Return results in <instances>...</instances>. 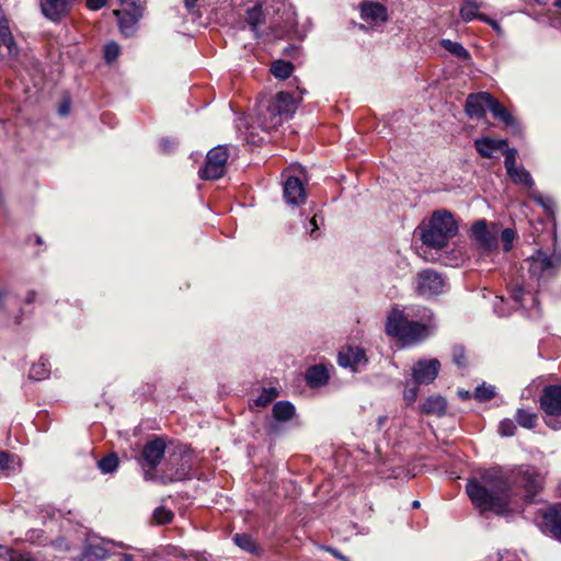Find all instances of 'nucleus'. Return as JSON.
Returning <instances> with one entry per match:
<instances>
[{
	"instance_id": "nucleus-32",
	"label": "nucleus",
	"mask_w": 561,
	"mask_h": 561,
	"mask_svg": "<svg viewBox=\"0 0 561 561\" xmlns=\"http://www.w3.org/2000/svg\"><path fill=\"white\" fill-rule=\"evenodd\" d=\"M49 363L41 357L38 363L34 364L30 370V378L33 380H43L49 376Z\"/></svg>"
},
{
	"instance_id": "nucleus-6",
	"label": "nucleus",
	"mask_w": 561,
	"mask_h": 561,
	"mask_svg": "<svg viewBox=\"0 0 561 561\" xmlns=\"http://www.w3.org/2000/svg\"><path fill=\"white\" fill-rule=\"evenodd\" d=\"M229 158L226 146H217L208 151L204 168L198 172L203 180H217L226 172V164Z\"/></svg>"
},
{
	"instance_id": "nucleus-15",
	"label": "nucleus",
	"mask_w": 561,
	"mask_h": 561,
	"mask_svg": "<svg viewBox=\"0 0 561 561\" xmlns=\"http://www.w3.org/2000/svg\"><path fill=\"white\" fill-rule=\"evenodd\" d=\"M165 453V443L161 438L148 442L142 449V458L146 465L154 469L163 458Z\"/></svg>"
},
{
	"instance_id": "nucleus-27",
	"label": "nucleus",
	"mask_w": 561,
	"mask_h": 561,
	"mask_svg": "<svg viewBox=\"0 0 561 561\" xmlns=\"http://www.w3.org/2000/svg\"><path fill=\"white\" fill-rule=\"evenodd\" d=\"M507 174L515 184L524 185L528 188H533L535 185L530 173L523 167L514 168V170H511Z\"/></svg>"
},
{
	"instance_id": "nucleus-9",
	"label": "nucleus",
	"mask_w": 561,
	"mask_h": 561,
	"mask_svg": "<svg viewBox=\"0 0 561 561\" xmlns=\"http://www.w3.org/2000/svg\"><path fill=\"white\" fill-rule=\"evenodd\" d=\"M76 0H39L42 14L50 22L58 23L66 18Z\"/></svg>"
},
{
	"instance_id": "nucleus-30",
	"label": "nucleus",
	"mask_w": 561,
	"mask_h": 561,
	"mask_svg": "<svg viewBox=\"0 0 561 561\" xmlns=\"http://www.w3.org/2000/svg\"><path fill=\"white\" fill-rule=\"evenodd\" d=\"M440 46L460 59L467 60L470 58L469 51L458 42H453L450 39H442Z\"/></svg>"
},
{
	"instance_id": "nucleus-12",
	"label": "nucleus",
	"mask_w": 561,
	"mask_h": 561,
	"mask_svg": "<svg viewBox=\"0 0 561 561\" xmlns=\"http://www.w3.org/2000/svg\"><path fill=\"white\" fill-rule=\"evenodd\" d=\"M492 95L489 92L469 94L466 101V113L471 118H482L491 107Z\"/></svg>"
},
{
	"instance_id": "nucleus-48",
	"label": "nucleus",
	"mask_w": 561,
	"mask_h": 561,
	"mask_svg": "<svg viewBox=\"0 0 561 561\" xmlns=\"http://www.w3.org/2000/svg\"><path fill=\"white\" fill-rule=\"evenodd\" d=\"M107 3V0H87L85 4L88 9L96 11L101 8L105 7Z\"/></svg>"
},
{
	"instance_id": "nucleus-2",
	"label": "nucleus",
	"mask_w": 561,
	"mask_h": 561,
	"mask_svg": "<svg viewBox=\"0 0 561 561\" xmlns=\"http://www.w3.org/2000/svg\"><path fill=\"white\" fill-rule=\"evenodd\" d=\"M436 324L432 310L422 306L400 309L393 307L385 324L386 333L397 337L404 345H412L428 337Z\"/></svg>"
},
{
	"instance_id": "nucleus-26",
	"label": "nucleus",
	"mask_w": 561,
	"mask_h": 561,
	"mask_svg": "<svg viewBox=\"0 0 561 561\" xmlns=\"http://www.w3.org/2000/svg\"><path fill=\"white\" fill-rule=\"evenodd\" d=\"M490 112L493 116L500 121H502L506 126L514 127L516 125L515 118L512 114L496 100L492 96Z\"/></svg>"
},
{
	"instance_id": "nucleus-11",
	"label": "nucleus",
	"mask_w": 561,
	"mask_h": 561,
	"mask_svg": "<svg viewBox=\"0 0 561 561\" xmlns=\"http://www.w3.org/2000/svg\"><path fill=\"white\" fill-rule=\"evenodd\" d=\"M440 363L436 358L421 359L412 368L414 382L417 385H428L437 377Z\"/></svg>"
},
{
	"instance_id": "nucleus-58",
	"label": "nucleus",
	"mask_w": 561,
	"mask_h": 561,
	"mask_svg": "<svg viewBox=\"0 0 561 561\" xmlns=\"http://www.w3.org/2000/svg\"><path fill=\"white\" fill-rule=\"evenodd\" d=\"M35 296H36V293H35V291H31V293H28V294H27V296H26V298H25L26 302H28V304H30V302H33V301L35 300Z\"/></svg>"
},
{
	"instance_id": "nucleus-46",
	"label": "nucleus",
	"mask_w": 561,
	"mask_h": 561,
	"mask_svg": "<svg viewBox=\"0 0 561 561\" xmlns=\"http://www.w3.org/2000/svg\"><path fill=\"white\" fill-rule=\"evenodd\" d=\"M11 32H12V30H11V25H10V20L7 16L2 7L0 5V37L7 35L8 33H11Z\"/></svg>"
},
{
	"instance_id": "nucleus-63",
	"label": "nucleus",
	"mask_w": 561,
	"mask_h": 561,
	"mask_svg": "<svg viewBox=\"0 0 561 561\" xmlns=\"http://www.w3.org/2000/svg\"><path fill=\"white\" fill-rule=\"evenodd\" d=\"M36 241H37V243H42V239L39 237L37 238Z\"/></svg>"
},
{
	"instance_id": "nucleus-61",
	"label": "nucleus",
	"mask_w": 561,
	"mask_h": 561,
	"mask_svg": "<svg viewBox=\"0 0 561 561\" xmlns=\"http://www.w3.org/2000/svg\"><path fill=\"white\" fill-rule=\"evenodd\" d=\"M420 505H421V504H420V502H419V501H413V503H412V506H413L414 508H419V507H420Z\"/></svg>"
},
{
	"instance_id": "nucleus-10",
	"label": "nucleus",
	"mask_w": 561,
	"mask_h": 561,
	"mask_svg": "<svg viewBox=\"0 0 561 561\" xmlns=\"http://www.w3.org/2000/svg\"><path fill=\"white\" fill-rule=\"evenodd\" d=\"M118 19V25L122 34L126 37L133 36L137 31V24L142 15L140 5L123 8L114 11Z\"/></svg>"
},
{
	"instance_id": "nucleus-29",
	"label": "nucleus",
	"mask_w": 561,
	"mask_h": 561,
	"mask_svg": "<svg viewBox=\"0 0 561 561\" xmlns=\"http://www.w3.org/2000/svg\"><path fill=\"white\" fill-rule=\"evenodd\" d=\"M294 71V66L290 61L276 60L271 66V72L275 78L287 79Z\"/></svg>"
},
{
	"instance_id": "nucleus-1",
	"label": "nucleus",
	"mask_w": 561,
	"mask_h": 561,
	"mask_svg": "<svg viewBox=\"0 0 561 561\" xmlns=\"http://www.w3.org/2000/svg\"><path fill=\"white\" fill-rule=\"evenodd\" d=\"M545 476L530 465H519L506 473L502 468L484 470L480 478L468 480L466 491L472 504L482 513L506 515L533 503L542 491Z\"/></svg>"
},
{
	"instance_id": "nucleus-45",
	"label": "nucleus",
	"mask_w": 561,
	"mask_h": 561,
	"mask_svg": "<svg viewBox=\"0 0 561 561\" xmlns=\"http://www.w3.org/2000/svg\"><path fill=\"white\" fill-rule=\"evenodd\" d=\"M515 431H516V425L515 423L510 420V419H505L503 420L500 425H499V433L502 435V436H513L515 434Z\"/></svg>"
},
{
	"instance_id": "nucleus-37",
	"label": "nucleus",
	"mask_w": 561,
	"mask_h": 561,
	"mask_svg": "<svg viewBox=\"0 0 561 561\" xmlns=\"http://www.w3.org/2000/svg\"><path fill=\"white\" fill-rule=\"evenodd\" d=\"M278 396V391L275 388L263 389L261 394L256 398L255 403L259 407H266L270 404L276 397Z\"/></svg>"
},
{
	"instance_id": "nucleus-50",
	"label": "nucleus",
	"mask_w": 561,
	"mask_h": 561,
	"mask_svg": "<svg viewBox=\"0 0 561 561\" xmlns=\"http://www.w3.org/2000/svg\"><path fill=\"white\" fill-rule=\"evenodd\" d=\"M480 21L489 24L497 33L502 32V27L500 26V24L496 21H494L493 19L489 18L488 15L480 16Z\"/></svg>"
},
{
	"instance_id": "nucleus-16",
	"label": "nucleus",
	"mask_w": 561,
	"mask_h": 561,
	"mask_svg": "<svg viewBox=\"0 0 561 561\" xmlns=\"http://www.w3.org/2000/svg\"><path fill=\"white\" fill-rule=\"evenodd\" d=\"M471 232L479 244L490 251L496 248V236L489 231L488 224L484 219L478 220L472 225Z\"/></svg>"
},
{
	"instance_id": "nucleus-62",
	"label": "nucleus",
	"mask_w": 561,
	"mask_h": 561,
	"mask_svg": "<svg viewBox=\"0 0 561 561\" xmlns=\"http://www.w3.org/2000/svg\"><path fill=\"white\" fill-rule=\"evenodd\" d=\"M554 5L559 9H561V0H556Z\"/></svg>"
},
{
	"instance_id": "nucleus-59",
	"label": "nucleus",
	"mask_w": 561,
	"mask_h": 561,
	"mask_svg": "<svg viewBox=\"0 0 561 561\" xmlns=\"http://www.w3.org/2000/svg\"><path fill=\"white\" fill-rule=\"evenodd\" d=\"M7 296V291L0 288V306L3 304V299Z\"/></svg>"
},
{
	"instance_id": "nucleus-57",
	"label": "nucleus",
	"mask_w": 561,
	"mask_h": 561,
	"mask_svg": "<svg viewBox=\"0 0 561 561\" xmlns=\"http://www.w3.org/2000/svg\"><path fill=\"white\" fill-rule=\"evenodd\" d=\"M328 550L336 558H340L342 560H346L345 557H343L337 550L333 549V548H328Z\"/></svg>"
},
{
	"instance_id": "nucleus-38",
	"label": "nucleus",
	"mask_w": 561,
	"mask_h": 561,
	"mask_svg": "<svg viewBox=\"0 0 561 561\" xmlns=\"http://www.w3.org/2000/svg\"><path fill=\"white\" fill-rule=\"evenodd\" d=\"M14 463L20 466V459L16 456L0 450V471L14 468Z\"/></svg>"
},
{
	"instance_id": "nucleus-13",
	"label": "nucleus",
	"mask_w": 561,
	"mask_h": 561,
	"mask_svg": "<svg viewBox=\"0 0 561 561\" xmlns=\"http://www.w3.org/2000/svg\"><path fill=\"white\" fill-rule=\"evenodd\" d=\"M285 202L290 206H300L306 202V190L300 179L289 175L283 187Z\"/></svg>"
},
{
	"instance_id": "nucleus-35",
	"label": "nucleus",
	"mask_w": 561,
	"mask_h": 561,
	"mask_svg": "<svg viewBox=\"0 0 561 561\" xmlns=\"http://www.w3.org/2000/svg\"><path fill=\"white\" fill-rule=\"evenodd\" d=\"M530 198L538 203L548 214L554 210V201L551 197L542 196L538 191L530 192Z\"/></svg>"
},
{
	"instance_id": "nucleus-20",
	"label": "nucleus",
	"mask_w": 561,
	"mask_h": 561,
	"mask_svg": "<svg viewBox=\"0 0 561 561\" xmlns=\"http://www.w3.org/2000/svg\"><path fill=\"white\" fill-rule=\"evenodd\" d=\"M481 8L482 0H462L459 11L460 18L463 22H470L474 19L480 20V16L485 15L479 12Z\"/></svg>"
},
{
	"instance_id": "nucleus-14",
	"label": "nucleus",
	"mask_w": 561,
	"mask_h": 561,
	"mask_svg": "<svg viewBox=\"0 0 561 561\" xmlns=\"http://www.w3.org/2000/svg\"><path fill=\"white\" fill-rule=\"evenodd\" d=\"M339 364L342 367L351 368L353 370L359 369L362 365L367 362L365 351L358 346H346L339 353Z\"/></svg>"
},
{
	"instance_id": "nucleus-51",
	"label": "nucleus",
	"mask_w": 561,
	"mask_h": 561,
	"mask_svg": "<svg viewBox=\"0 0 561 561\" xmlns=\"http://www.w3.org/2000/svg\"><path fill=\"white\" fill-rule=\"evenodd\" d=\"M59 114L62 115V116H66L69 114L70 112V103L68 101H65L60 104L59 106Z\"/></svg>"
},
{
	"instance_id": "nucleus-19",
	"label": "nucleus",
	"mask_w": 561,
	"mask_h": 561,
	"mask_svg": "<svg viewBox=\"0 0 561 561\" xmlns=\"http://www.w3.org/2000/svg\"><path fill=\"white\" fill-rule=\"evenodd\" d=\"M543 527L552 538L561 541V506L551 507L543 514Z\"/></svg>"
},
{
	"instance_id": "nucleus-40",
	"label": "nucleus",
	"mask_w": 561,
	"mask_h": 561,
	"mask_svg": "<svg viewBox=\"0 0 561 561\" xmlns=\"http://www.w3.org/2000/svg\"><path fill=\"white\" fill-rule=\"evenodd\" d=\"M121 54V48L115 42L107 43L104 47V58L106 62L111 64L117 59Z\"/></svg>"
},
{
	"instance_id": "nucleus-5",
	"label": "nucleus",
	"mask_w": 561,
	"mask_h": 561,
	"mask_svg": "<svg viewBox=\"0 0 561 561\" xmlns=\"http://www.w3.org/2000/svg\"><path fill=\"white\" fill-rule=\"evenodd\" d=\"M540 408L547 415V425L553 430L561 428V386L545 387L540 397Z\"/></svg>"
},
{
	"instance_id": "nucleus-18",
	"label": "nucleus",
	"mask_w": 561,
	"mask_h": 561,
	"mask_svg": "<svg viewBox=\"0 0 561 561\" xmlns=\"http://www.w3.org/2000/svg\"><path fill=\"white\" fill-rule=\"evenodd\" d=\"M362 19L370 24L385 22L387 20V9L377 2H365L360 9Z\"/></svg>"
},
{
	"instance_id": "nucleus-60",
	"label": "nucleus",
	"mask_w": 561,
	"mask_h": 561,
	"mask_svg": "<svg viewBox=\"0 0 561 561\" xmlns=\"http://www.w3.org/2000/svg\"><path fill=\"white\" fill-rule=\"evenodd\" d=\"M459 396L462 398V399H468L470 397L469 392L468 391H459Z\"/></svg>"
},
{
	"instance_id": "nucleus-55",
	"label": "nucleus",
	"mask_w": 561,
	"mask_h": 561,
	"mask_svg": "<svg viewBox=\"0 0 561 561\" xmlns=\"http://www.w3.org/2000/svg\"><path fill=\"white\" fill-rule=\"evenodd\" d=\"M121 1V4L124 7V8H130L133 5H137L135 0H119Z\"/></svg>"
},
{
	"instance_id": "nucleus-36",
	"label": "nucleus",
	"mask_w": 561,
	"mask_h": 561,
	"mask_svg": "<svg viewBox=\"0 0 561 561\" xmlns=\"http://www.w3.org/2000/svg\"><path fill=\"white\" fill-rule=\"evenodd\" d=\"M495 396V388L491 385H481L476 388L474 397L479 401H488L491 400Z\"/></svg>"
},
{
	"instance_id": "nucleus-7",
	"label": "nucleus",
	"mask_w": 561,
	"mask_h": 561,
	"mask_svg": "<svg viewBox=\"0 0 561 561\" xmlns=\"http://www.w3.org/2000/svg\"><path fill=\"white\" fill-rule=\"evenodd\" d=\"M445 279L434 270H423L415 276V291L422 297L431 298L438 296L445 291Z\"/></svg>"
},
{
	"instance_id": "nucleus-42",
	"label": "nucleus",
	"mask_w": 561,
	"mask_h": 561,
	"mask_svg": "<svg viewBox=\"0 0 561 561\" xmlns=\"http://www.w3.org/2000/svg\"><path fill=\"white\" fill-rule=\"evenodd\" d=\"M419 396V385L414 382V385L407 383L403 391V400L407 405H411L415 402Z\"/></svg>"
},
{
	"instance_id": "nucleus-17",
	"label": "nucleus",
	"mask_w": 561,
	"mask_h": 561,
	"mask_svg": "<svg viewBox=\"0 0 561 561\" xmlns=\"http://www.w3.org/2000/svg\"><path fill=\"white\" fill-rule=\"evenodd\" d=\"M507 146V140L505 139H492L490 137H482L474 140V147L477 151L483 158H493L494 152L499 150H504Z\"/></svg>"
},
{
	"instance_id": "nucleus-24",
	"label": "nucleus",
	"mask_w": 561,
	"mask_h": 561,
	"mask_svg": "<svg viewBox=\"0 0 561 561\" xmlns=\"http://www.w3.org/2000/svg\"><path fill=\"white\" fill-rule=\"evenodd\" d=\"M245 21L251 26L255 36H259L257 27L265 21L261 3H255L252 8L247 10Z\"/></svg>"
},
{
	"instance_id": "nucleus-47",
	"label": "nucleus",
	"mask_w": 561,
	"mask_h": 561,
	"mask_svg": "<svg viewBox=\"0 0 561 561\" xmlns=\"http://www.w3.org/2000/svg\"><path fill=\"white\" fill-rule=\"evenodd\" d=\"M512 307H510L508 309H505L504 308V299L503 297H500L497 301H495L494 304V311L500 316V317H506L511 313L512 311Z\"/></svg>"
},
{
	"instance_id": "nucleus-21",
	"label": "nucleus",
	"mask_w": 561,
	"mask_h": 561,
	"mask_svg": "<svg viewBox=\"0 0 561 561\" xmlns=\"http://www.w3.org/2000/svg\"><path fill=\"white\" fill-rule=\"evenodd\" d=\"M424 414L444 415L446 412V400L440 396L428 397L420 407Z\"/></svg>"
},
{
	"instance_id": "nucleus-4",
	"label": "nucleus",
	"mask_w": 561,
	"mask_h": 561,
	"mask_svg": "<svg viewBox=\"0 0 561 561\" xmlns=\"http://www.w3.org/2000/svg\"><path fill=\"white\" fill-rule=\"evenodd\" d=\"M457 232L458 225L453 214L445 209L436 210L428 224L422 229L421 240L427 247L443 249Z\"/></svg>"
},
{
	"instance_id": "nucleus-54",
	"label": "nucleus",
	"mask_w": 561,
	"mask_h": 561,
	"mask_svg": "<svg viewBox=\"0 0 561 561\" xmlns=\"http://www.w3.org/2000/svg\"><path fill=\"white\" fill-rule=\"evenodd\" d=\"M197 1L198 0H184V5L188 11H191L195 8Z\"/></svg>"
},
{
	"instance_id": "nucleus-44",
	"label": "nucleus",
	"mask_w": 561,
	"mask_h": 561,
	"mask_svg": "<svg viewBox=\"0 0 561 561\" xmlns=\"http://www.w3.org/2000/svg\"><path fill=\"white\" fill-rule=\"evenodd\" d=\"M503 151L505 153L504 164H505L506 171L511 172V170L513 171L514 168H517V165H516L517 150L514 148H505Z\"/></svg>"
},
{
	"instance_id": "nucleus-53",
	"label": "nucleus",
	"mask_w": 561,
	"mask_h": 561,
	"mask_svg": "<svg viewBox=\"0 0 561 561\" xmlns=\"http://www.w3.org/2000/svg\"><path fill=\"white\" fill-rule=\"evenodd\" d=\"M309 225L312 227V228H311V230H310V236H311V238L316 239V238H317L316 232H317V230H318L317 216H314V217L310 220Z\"/></svg>"
},
{
	"instance_id": "nucleus-43",
	"label": "nucleus",
	"mask_w": 561,
	"mask_h": 561,
	"mask_svg": "<svg viewBox=\"0 0 561 561\" xmlns=\"http://www.w3.org/2000/svg\"><path fill=\"white\" fill-rule=\"evenodd\" d=\"M516 233L513 229L506 228L501 233V240L503 242V249L505 252H508L513 248V242L515 240Z\"/></svg>"
},
{
	"instance_id": "nucleus-56",
	"label": "nucleus",
	"mask_w": 561,
	"mask_h": 561,
	"mask_svg": "<svg viewBox=\"0 0 561 561\" xmlns=\"http://www.w3.org/2000/svg\"><path fill=\"white\" fill-rule=\"evenodd\" d=\"M160 145H161L163 151H167L171 148V142H170V140H167V139L161 140Z\"/></svg>"
},
{
	"instance_id": "nucleus-39",
	"label": "nucleus",
	"mask_w": 561,
	"mask_h": 561,
	"mask_svg": "<svg viewBox=\"0 0 561 561\" xmlns=\"http://www.w3.org/2000/svg\"><path fill=\"white\" fill-rule=\"evenodd\" d=\"M510 298L514 301L512 309H517L523 306L522 298L525 294L524 288L520 285H512L508 289Z\"/></svg>"
},
{
	"instance_id": "nucleus-3",
	"label": "nucleus",
	"mask_w": 561,
	"mask_h": 561,
	"mask_svg": "<svg viewBox=\"0 0 561 561\" xmlns=\"http://www.w3.org/2000/svg\"><path fill=\"white\" fill-rule=\"evenodd\" d=\"M296 108L297 104L290 93L282 91L273 99L260 103L257 119L264 130H273L288 121Z\"/></svg>"
},
{
	"instance_id": "nucleus-22",
	"label": "nucleus",
	"mask_w": 561,
	"mask_h": 561,
	"mask_svg": "<svg viewBox=\"0 0 561 561\" xmlns=\"http://www.w3.org/2000/svg\"><path fill=\"white\" fill-rule=\"evenodd\" d=\"M306 380L310 387H320L329 380L328 369L322 365H314L307 369Z\"/></svg>"
},
{
	"instance_id": "nucleus-34",
	"label": "nucleus",
	"mask_w": 561,
	"mask_h": 561,
	"mask_svg": "<svg viewBox=\"0 0 561 561\" xmlns=\"http://www.w3.org/2000/svg\"><path fill=\"white\" fill-rule=\"evenodd\" d=\"M118 467V458L115 454H110L99 461V468L103 473H112Z\"/></svg>"
},
{
	"instance_id": "nucleus-52",
	"label": "nucleus",
	"mask_w": 561,
	"mask_h": 561,
	"mask_svg": "<svg viewBox=\"0 0 561 561\" xmlns=\"http://www.w3.org/2000/svg\"><path fill=\"white\" fill-rule=\"evenodd\" d=\"M454 358L458 366H462L465 364L463 363V359H465L463 351L459 350V354H458V351L456 350L455 354H454Z\"/></svg>"
},
{
	"instance_id": "nucleus-28",
	"label": "nucleus",
	"mask_w": 561,
	"mask_h": 561,
	"mask_svg": "<svg viewBox=\"0 0 561 561\" xmlns=\"http://www.w3.org/2000/svg\"><path fill=\"white\" fill-rule=\"evenodd\" d=\"M107 557V550L102 546H88L81 553L80 561H102Z\"/></svg>"
},
{
	"instance_id": "nucleus-33",
	"label": "nucleus",
	"mask_w": 561,
	"mask_h": 561,
	"mask_svg": "<svg viewBox=\"0 0 561 561\" xmlns=\"http://www.w3.org/2000/svg\"><path fill=\"white\" fill-rule=\"evenodd\" d=\"M516 421L525 428H534L537 423V415L530 411L518 409L516 412Z\"/></svg>"
},
{
	"instance_id": "nucleus-23",
	"label": "nucleus",
	"mask_w": 561,
	"mask_h": 561,
	"mask_svg": "<svg viewBox=\"0 0 561 561\" xmlns=\"http://www.w3.org/2000/svg\"><path fill=\"white\" fill-rule=\"evenodd\" d=\"M1 46H4L7 49L8 59L15 62L21 61L22 48L18 45L12 32L0 37V47Z\"/></svg>"
},
{
	"instance_id": "nucleus-31",
	"label": "nucleus",
	"mask_w": 561,
	"mask_h": 561,
	"mask_svg": "<svg viewBox=\"0 0 561 561\" xmlns=\"http://www.w3.org/2000/svg\"><path fill=\"white\" fill-rule=\"evenodd\" d=\"M233 542L242 550L256 553L259 551V547L252 536L248 534H236L233 536Z\"/></svg>"
},
{
	"instance_id": "nucleus-8",
	"label": "nucleus",
	"mask_w": 561,
	"mask_h": 561,
	"mask_svg": "<svg viewBox=\"0 0 561 561\" xmlns=\"http://www.w3.org/2000/svg\"><path fill=\"white\" fill-rule=\"evenodd\" d=\"M528 263L531 276L538 279L547 278L552 276L561 265V254L552 253L551 255H547L542 251H537L529 257Z\"/></svg>"
},
{
	"instance_id": "nucleus-25",
	"label": "nucleus",
	"mask_w": 561,
	"mask_h": 561,
	"mask_svg": "<svg viewBox=\"0 0 561 561\" xmlns=\"http://www.w3.org/2000/svg\"><path fill=\"white\" fill-rule=\"evenodd\" d=\"M295 415V407L288 401H278L273 407V417L277 422H287Z\"/></svg>"
},
{
	"instance_id": "nucleus-49",
	"label": "nucleus",
	"mask_w": 561,
	"mask_h": 561,
	"mask_svg": "<svg viewBox=\"0 0 561 561\" xmlns=\"http://www.w3.org/2000/svg\"><path fill=\"white\" fill-rule=\"evenodd\" d=\"M10 561H32L28 554L10 551Z\"/></svg>"
},
{
	"instance_id": "nucleus-41",
	"label": "nucleus",
	"mask_w": 561,
	"mask_h": 561,
	"mask_svg": "<svg viewBox=\"0 0 561 561\" xmlns=\"http://www.w3.org/2000/svg\"><path fill=\"white\" fill-rule=\"evenodd\" d=\"M153 518L158 524L164 525L172 520L173 513L170 510H167L165 507L160 506L154 510Z\"/></svg>"
}]
</instances>
